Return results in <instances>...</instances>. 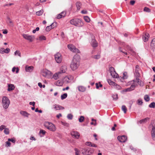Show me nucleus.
<instances>
[{
	"instance_id": "nucleus-59",
	"label": "nucleus",
	"mask_w": 155,
	"mask_h": 155,
	"mask_svg": "<svg viewBox=\"0 0 155 155\" xmlns=\"http://www.w3.org/2000/svg\"><path fill=\"white\" fill-rule=\"evenodd\" d=\"M92 143L90 142H86L85 144L88 146L91 147Z\"/></svg>"
},
{
	"instance_id": "nucleus-14",
	"label": "nucleus",
	"mask_w": 155,
	"mask_h": 155,
	"mask_svg": "<svg viewBox=\"0 0 155 155\" xmlns=\"http://www.w3.org/2000/svg\"><path fill=\"white\" fill-rule=\"evenodd\" d=\"M139 66L138 65H136L135 67V70L134 72V74L136 77H139L140 76V74L139 72Z\"/></svg>"
},
{
	"instance_id": "nucleus-53",
	"label": "nucleus",
	"mask_w": 155,
	"mask_h": 155,
	"mask_svg": "<svg viewBox=\"0 0 155 155\" xmlns=\"http://www.w3.org/2000/svg\"><path fill=\"white\" fill-rule=\"evenodd\" d=\"M57 25V23L56 22H54L50 25V26H51L52 28H54Z\"/></svg>"
},
{
	"instance_id": "nucleus-39",
	"label": "nucleus",
	"mask_w": 155,
	"mask_h": 155,
	"mask_svg": "<svg viewBox=\"0 0 155 155\" xmlns=\"http://www.w3.org/2000/svg\"><path fill=\"white\" fill-rule=\"evenodd\" d=\"M149 118L148 117H147L144 119H142L140 121V123L141 124L146 122L147 120H149Z\"/></svg>"
},
{
	"instance_id": "nucleus-57",
	"label": "nucleus",
	"mask_w": 155,
	"mask_h": 155,
	"mask_svg": "<svg viewBox=\"0 0 155 155\" xmlns=\"http://www.w3.org/2000/svg\"><path fill=\"white\" fill-rule=\"evenodd\" d=\"M39 39H40V40H45L46 38L45 36L42 35V36H40L39 37Z\"/></svg>"
},
{
	"instance_id": "nucleus-8",
	"label": "nucleus",
	"mask_w": 155,
	"mask_h": 155,
	"mask_svg": "<svg viewBox=\"0 0 155 155\" xmlns=\"http://www.w3.org/2000/svg\"><path fill=\"white\" fill-rule=\"evenodd\" d=\"M23 36L25 39L27 40L30 42H32L35 38V37L33 35H29L27 34H23Z\"/></svg>"
},
{
	"instance_id": "nucleus-55",
	"label": "nucleus",
	"mask_w": 155,
	"mask_h": 155,
	"mask_svg": "<svg viewBox=\"0 0 155 155\" xmlns=\"http://www.w3.org/2000/svg\"><path fill=\"white\" fill-rule=\"evenodd\" d=\"M8 141H11L13 143H15V139H14V138H11V139L9 138L8 139Z\"/></svg>"
},
{
	"instance_id": "nucleus-24",
	"label": "nucleus",
	"mask_w": 155,
	"mask_h": 155,
	"mask_svg": "<svg viewBox=\"0 0 155 155\" xmlns=\"http://www.w3.org/2000/svg\"><path fill=\"white\" fill-rule=\"evenodd\" d=\"M139 77H136V80H133L132 81L136 82V84H137V85L139 84L141 86L142 85L141 84V81L139 79Z\"/></svg>"
},
{
	"instance_id": "nucleus-28",
	"label": "nucleus",
	"mask_w": 155,
	"mask_h": 155,
	"mask_svg": "<svg viewBox=\"0 0 155 155\" xmlns=\"http://www.w3.org/2000/svg\"><path fill=\"white\" fill-rule=\"evenodd\" d=\"M82 153L83 154L87 155V148H84L81 150Z\"/></svg>"
},
{
	"instance_id": "nucleus-23",
	"label": "nucleus",
	"mask_w": 155,
	"mask_h": 155,
	"mask_svg": "<svg viewBox=\"0 0 155 155\" xmlns=\"http://www.w3.org/2000/svg\"><path fill=\"white\" fill-rule=\"evenodd\" d=\"M20 114L24 117H28L29 115H30V114L29 113L25 111H21L20 112Z\"/></svg>"
},
{
	"instance_id": "nucleus-20",
	"label": "nucleus",
	"mask_w": 155,
	"mask_h": 155,
	"mask_svg": "<svg viewBox=\"0 0 155 155\" xmlns=\"http://www.w3.org/2000/svg\"><path fill=\"white\" fill-rule=\"evenodd\" d=\"M78 91L81 92H84L86 90V87L82 86H79L77 87Z\"/></svg>"
},
{
	"instance_id": "nucleus-16",
	"label": "nucleus",
	"mask_w": 155,
	"mask_h": 155,
	"mask_svg": "<svg viewBox=\"0 0 155 155\" xmlns=\"http://www.w3.org/2000/svg\"><path fill=\"white\" fill-rule=\"evenodd\" d=\"M130 82L132 84L129 88L130 89V91H132L134 89L135 87L137 85V84H136V82H134V81H132Z\"/></svg>"
},
{
	"instance_id": "nucleus-54",
	"label": "nucleus",
	"mask_w": 155,
	"mask_h": 155,
	"mask_svg": "<svg viewBox=\"0 0 155 155\" xmlns=\"http://www.w3.org/2000/svg\"><path fill=\"white\" fill-rule=\"evenodd\" d=\"M55 59L57 63H58V55L57 53L54 55Z\"/></svg>"
},
{
	"instance_id": "nucleus-33",
	"label": "nucleus",
	"mask_w": 155,
	"mask_h": 155,
	"mask_svg": "<svg viewBox=\"0 0 155 155\" xmlns=\"http://www.w3.org/2000/svg\"><path fill=\"white\" fill-rule=\"evenodd\" d=\"M107 82L110 85L114 86V85H115V83L111 81V80L110 79H108L107 80Z\"/></svg>"
},
{
	"instance_id": "nucleus-17",
	"label": "nucleus",
	"mask_w": 155,
	"mask_h": 155,
	"mask_svg": "<svg viewBox=\"0 0 155 155\" xmlns=\"http://www.w3.org/2000/svg\"><path fill=\"white\" fill-rule=\"evenodd\" d=\"M10 49L9 48H7L5 49L3 48H2L0 49V53L1 54H3L4 53H8L10 51Z\"/></svg>"
},
{
	"instance_id": "nucleus-36",
	"label": "nucleus",
	"mask_w": 155,
	"mask_h": 155,
	"mask_svg": "<svg viewBox=\"0 0 155 155\" xmlns=\"http://www.w3.org/2000/svg\"><path fill=\"white\" fill-rule=\"evenodd\" d=\"M130 90L129 87L124 89L121 91L122 93H124L125 92L130 91Z\"/></svg>"
},
{
	"instance_id": "nucleus-45",
	"label": "nucleus",
	"mask_w": 155,
	"mask_h": 155,
	"mask_svg": "<svg viewBox=\"0 0 155 155\" xmlns=\"http://www.w3.org/2000/svg\"><path fill=\"white\" fill-rule=\"evenodd\" d=\"M112 97L114 100H117L118 99V95L117 94H114L112 95Z\"/></svg>"
},
{
	"instance_id": "nucleus-31",
	"label": "nucleus",
	"mask_w": 155,
	"mask_h": 155,
	"mask_svg": "<svg viewBox=\"0 0 155 155\" xmlns=\"http://www.w3.org/2000/svg\"><path fill=\"white\" fill-rule=\"evenodd\" d=\"M81 6V2H77L76 3V6L77 7V9L78 10H80Z\"/></svg>"
},
{
	"instance_id": "nucleus-3",
	"label": "nucleus",
	"mask_w": 155,
	"mask_h": 155,
	"mask_svg": "<svg viewBox=\"0 0 155 155\" xmlns=\"http://www.w3.org/2000/svg\"><path fill=\"white\" fill-rule=\"evenodd\" d=\"M2 101L3 107L5 109H7L10 103L8 98L7 97L4 96L2 97Z\"/></svg>"
},
{
	"instance_id": "nucleus-60",
	"label": "nucleus",
	"mask_w": 155,
	"mask_h": 155,
	"mask_svg": "<svg viewBox=\"0 0 155 155\" xmlns=\"http://www.w3.org/2000/svg\"><path fill=\"white\" fill-rule=\"evenodd\" d=\"M119 50H120V51L122 52L123 53H124V54H126V55H127V52H126L125 51H123L122 50H121V48L120 47L119 48Z\"/></svg>"
},
{
	"instance_id": "nucleus-19",
	"label": "nucleus",
	"mask_w": 155,
	"mask_h": 155,
	"mask_svg": "<svg viewBox=\"0 0 155 155\" xmlns=\"http://www.w3.org/2000/svg\"><path fill=\"white\" fill-rule=\"evenodd\" d=\"M151 136L153 140H155V127L153 126L151 131Z\"/></svg>"
},
{
	"instance_id": "nucleus-58",
	"label": "nucleus",
	"mask_w": 155,
	"mask_h": 155,
	"mask_svg": "<svg viewBox=\"0 0 155 155\" xmlns=\"http://www.w3.org/2000/svg\"><path fill=\"white\" fill-rule=\"evenodd\" d=\"M144 11L147 12H150V9L148 8L145 7L144 8Z\"/></svg>"
},
{
	"instance_id": "nucleus-22",
	"label": "nucleus",
	"mask_w": 155,
	"mask_h": 155,
	"mask_svg": "<svg viewBox=\"0 0 155 155\" xmlns=\"http://www.w3.org/2000/svg\"><path fill=\"white\" fill-rule=\"evenodd\" d=\"M127 48L128 50H129L130 51V53L133 56H135V55H136V52L133 49H132L130 48V47L128 46H127Z\"/></svg>"
},
{
	"instance_id": "nucleus-41",
	"label": "nucleus",
	"mask_w": 155,
	"mask_h": 155,
	"mask_svg": "<svg viewBox=\"0 0 155 155\" xmlns=\"http://www.w3.org/2000/svg\"><path fill=\"white\" fill-rule=\"evenodd\" d=\"M137 104L139 105H142L143 104L142 99H138L137 101Z\"/></svg>"
},
{
	"instance_id": "nucleus-35",
	"label": "nucleus",
	"mask_w": 155,
	"mask_h": 155,
	"mask_svg": "<svg viewBox=\"0 0 155 155\" xmlns=\"http://www.w3.org/2000/svg\"><path fill=\"white\" fill-rule=\"evenodd\" d=\"M149 107L151 108H154L155 107V103L154 102L151 103L149 105Z\"/></svg>"
},
{
	"instance_id": "nucleus-21",
	"label": "nucleus",
	"mask_w": 155,
	"mask_h": 155,
	"mask_svg": "<svg viewBox=\"0 0 155 155\" xmlns=\"http://www.w3.org/2000/svg\"><path fill=\"white\" fill-rule=\"evenodd\" d=\"M34 68L32 66H26L25 67V70L27 72H31L32 71Z\"/></svg>"
},
{
	"instance_id": "nucleus-44",
	"label": "nucleus",
	"mask_w": 155,
	"mask_h": 155,
	"mask_svg": "<svg viewBox=\"0 0 155 155\" xmlns=\"http://www.w3.org/2000/svg\"><path fill=\"white\" fill-rule=\"evenodd\" d=\"M84 118L83 116H81L79 118V121L80 122H82L84 121Z\"/></svg>"
},
{
	"instance_id": "nucleus-38",
	"label": "nucleus",
	"mask_w": 155,
	"mask_h": 155,
	"mask_svg": "<svg viewBox=\"0 0 155 155\" xmlns=\"http://www.w3.org/2000/svg\"><path fill=\"white\" fill-rule=\"evenodd\" d=\"M84 19L85 21L87 22H89L90 21V18L87 16H84Z\"/></svg>"
},
{
	"instance_id": "nucleus-5",
	"label": "nucleus",
	"mask_w": 155,
	"mask_h": 155,
	"mask_svg": "<svg viewBox=\"0 0 155 155\" xmlns=\"http://www.w3.org/2000/svg\"><path fill=\"white\" fill-rule=\"evenodd\" d=\"M68 47L71 51L76 53H79L80 52L79 50L77 48L75 47L73 45L70 44L68 45Z\"/></svg>"
},
{
	"instance_id": "nucleus-50",
	"label": "nucleus",
	"mask_w": 155,
	"mask_h": 155,
	"mask_svg": "<svg viewBox=\"0 0 155 155\" xmlns=\"http://www.w3.org/2000/svg\"><path fill=\"white\" fill-rule=\"evenodd\" d=\"M96 87L97 89H98L99 87H101L102 85L100 83L98 84L96 83Z\"/></svg>"
},
{
	"instance_id": "nucleus-43",
	"label": "nucleus",
	"mask_w": 155,
	"mask_h": 155,
	"mask_svg": "<svg viewBox=\"0 0 155 155\" xmlns=\"http://www.w3.org/2000/svg\"><path fill=\"white\" fill-rule=\"evenodd\" d=\"M114 86L116 89L118 90H120L121 88V87L120 86L117 85L116 83H115V85Z\"/></svg>"
},
{
	"instance_id": "nucleus-12",
	"label": "nucleus",
	"mask_w": 155,
	"mask_h": 155,
	"mask_svg": "<svg viewBox=\"0 0 155 155\" xmlns=\"http://www.w3.org/2000/svg\"><path fill=\"white\" fill-rule=\"evenodd\" d=\"M41 73L42 75L44 77H46L49 75L51 72L46 69L43 70L41 71Z\"/></svg>"
},
{
	"instance_id": "nucleus-34",
	"label": "nucleus",
	"mask_w": 155,
	"mask_h": 155,
	"mask_svg": "<svg viewBox=\"0 0 155 155\" xmlns=\"http://www.w3.org/2000/svg\"><path fill=\"white\" fill-rule=\"evenodd\" d=\"M144 99L147 101L148 102L150 101V99L149 96L147 95H146L144 96Z\"/></svg>"
},
{
	"instance_id": "nucleus-29",
	"label": "nucleus",
	"mask_w": 155,
	"mask_h": 155,
	"mask_svg": "<svg viewBox=\"0 0 155 155\" xmlns=\"http://www.w3.org/2000/svg\"><path fill=\"white\" fill-rule=\"evenodd\" d=\"M150 45L153 48H155V38H153L152 40L151 43Z\"/></svg>"
},
{
	"instance_id": "nucleus-1",
	"label": "nucleus",
	"mask_w": 155,
	"mask_h": 155,
	"mask_svg": "<svg viewBox=\"0 0 155 155\" xmlns=\"http://www.w3.org/2000/svg\"><path fill=\"white\" fill-rule=\"evenodd\" d=\"M70 23L71 24L78 27H82L83 25L82 21L78 18L72 19L70 20Z\"/></svg>"
},
{
	"instance_id": "nucleus-52",
	"label": "nucleus",
	"mask_w": 155,
	"mask_h": 155,
	"mask_svg": "<svg viewBox=\"0 0 155 155\" xmlns=\"http://www.w3.org/2000/svg\"><path fill=\"white\" fill-rule=\"evenodd\" d=\"M15 55H16V54H18L19 56L21 57V53L19 51H16L14 53Z\"/></svg>"
},
{
	"instance_id": "nucleus-30",
	"label": "nucleus",
	"mask_w": 155,
	"mask_h": 155,
	"mask_svg": "<svg viewBox=\"0 0 155 155\" xmlns=\"http://www.w3.org/2000/svg\"><path fill=\"white\" fill-rule=\"evenodd\" d=\"M44 11L43 10H41L38 11L36 13V14L37 15L40 16L43 13Z\"/></svg>"
},
{
	"instance_id": "nucleus-56",
	"label": "nucleus",
	"mask_w": 155,
	"mask_h": 155,
	"mask_svg": "<svg viewBox=\"0 0 155 155\" xmlns=\"http://www.w3.org/2000/svg\"><path fill=\"white\" fill-rule=\"evenodd\" d=\"M127 78V73L124 72L123 74V78L124 79H126Z\"/></svg>"
},
{
	"instance_id": "nucleus-13",
	"label": "nucleus",
	"mask_w": 155,
	"mask_h": 155,
	"mask_svg": "<svg viewBox=\"0 0 155 155\" xmlns=\"http://www.w3.org/2000/svg\"><path fill=\"white\" fill-rule=\"evenodd\" d=\"M117 139L120 142H124L126 141L127 137L126 136L124 135L118 136L117 137Z\"/></svg>"
},
{
	"instance_id": "nucleus-18",
	"label": "nucleus",
	"mask_w": 155,
	"mask_h": 155,
	"mask_svg": "<svg viewBox=\"0 0 155 155\" xmlns=\"http://www.w3.org/2000/svg\"><path fill=\"white\" fill-rule=\"evenodd\" d=\"M91 44L92 47H97L98 45V44L95 39L92 38Z\"/></svg>"
},
{
	"instance_id": "nucleus-40",
	"label": "nucleus",
	"mask_w": 155,
	"mask_h": 155,
	"mask_svg": "<svg viewBox=\"0 0 155 155\" xmlns=\"http://www.w3.org/2000/svg\"><path fill=\"white\" fill-rule=\"evenodd\" d=\"M15 70H16V73H18V72L19 71V69L18 68H15V67H13L12 69V71L13 72H15Z\"/></svg>"
},
{
	"instance_id": "nucleus-26",
	"label": "nucleus",
	"mask_w": 155,
	"mask_h": 155,
	"mask_svg": "<svg viewBox=\"0 0 155 155\" xmlns=\"http://www.w3.org/2000/svg\"><path fill=\"white\" fill-rule=\"evenodd\" d=\"M94 152V149L93 148H87V155H89L92 154Z\"/></svg>"
},
{
	"instance_id": "nucleus-42",
	"label": "nucleus",
	"mask_w": 155,
	"mask_h": 155,
	"mask_svg": "<svg viewBox=\"0 0 155 155\" xmlns=\"http://www.w3.org/2000/svg\"><path fill=\"white\" fill-rule=\"evenodd\" d=\"M58 78V73H56L54 74L53 76V78L55 80H57Z\"/></svg>"
},
{
	"instance_id": "nucleus-47",
	"label": "nucleus",
	"mask_w": 155,
	"mask_h": 155,
	"mask_svg": "<svg viewBox=\"0 0 155 155\" xmlns=\"http://www.w3.org/2000/svg\"><path fill=\"white\" fill-rule=\"evenodd\" d=\"M91 120L93 121L91 123V125H96V120L94 119H92Z\"/></svg>"
},
{
	"instance_id": "nucleus-15",
	"label": "nucleus",
	"mask_w": 155,
	"mask_h": 155,
	"mask_svg": "<svg viewBox=\"0 0 155 155\" xmlns=\"http://www.w3.org/2000/svg\"><path fill=\"white\" fill-rule=\"evenodd\" d=\"M94 51H92V53L93 55L91 56V58L95 59H99L101 57L100 53H98L97 54L94 55Z\"/></svg>"
},
{
	"instance_id": "nucleus-32",
	"label": "nucleus",
	"mask_w": 155,
	"mask_h": 155,
	"mask_svg": "<svg viewBox=\"0 0 155 155\" xmlns=\"http://www.w3.org/2000/svg\"><path fill=\"white\" fill-rule=\"evenodd\" d=\"M68 94L67 93H64L61 95V100H64L67 97Z\"/></svg>"
},
{
	"instance_id": "nucleus-7",
	"label": "nucleus",
	"mask_w": 155,
	"mask_h": 155,
	"mask_svg": "<svg viewBox=\"0 0 155 155\" xmlns=\"http://www.w3.org/2000/svg\"><path fill=\"white\" fill-rule=\"evenodd\" d=\"M79 66V64L71 61L70 65V68L73 71H74L78 68Z\"/></svg>"
},
{
	"instance_id": "nucleus-11",
	"label": "nucleus",
	"mask_w": 155,
	"mask_h": 155,
	"mask_svg": "<svg viewBox=\"0 0 155 155\" xmlns=\"http://www.w3.org/2000/svg\"><path fill=\"white\" fill-rule=\"evenodd\" d=\"M80 56L78 54H76L74 56L73 58L71 61L74 62L78 63V64H80Z\"/></svg>"
},
{
	"instance_id": "nucleus-61",
	"label": "nucleus",
	"mask_w": 155,
	"mask_h": 155,
	"mask_svg": "<svg viewBox=\"0 0 155 155\" xmlns=\"http://www.w3.org/2000/svg\"><path fill=\"white\" fill-rule=\"evenodd\" d=\"M119 50H120V51L122 52L123 53H124V54H126V55H127V52H126L125 51H123L122 50H121V48L120 47L119 48Z\"/></svg>"
},
{
	"instance_id": "nucleus-27",
	"label": "nucleus",
	"mask_w": 155,
	"mask_h": 155,
	"mask_svg": "<svg viewBox=\"0 0 155 155\" xmlns=\"http://www.w3.org/2000/svg\"><path fill=\"white\" fill-rule=\"evenodd\" d=\"M14 88L15 87L12 84H9L8 85V91H10L14 90Z\"/></svg>"
},
{
	"instance_id": "nucleus-4",
	"label": "nucleus",
	"mask_w": 155,
	"mask_h": 155,
	"mask_svg": "<svg viewBox=\"0 0 155 155\" xmlns=\"http://www.w3.org/2000/svg\"><path fill=\"white\" fill-rule=\"evenodd\" d=\"M73 78V77L71 75H69L64 77L63 80L59 82V86H62L64 82L67 83L70 82L72 80Z\"/></svg>"
},
{
	"instance_id": "nucleus-10",
	"label": "nucleus",
	"mask_w": 155,
	"mask_h": 155,
	"mask_svg": "<svg viewBox=\"0 0 155 155\" xmlns=\"http://www.w3.org/2000/svg\"><path fill=\"white\" fill-rule=\"evenodd\" d=\"M71 134L72 137L75 139H78L80 136L79 133L76 131H72L71 133Z\"/></svg>"
},
{
	"instance_id": "nucleus-64",
	"label": "nucleus",
	"mask_w": 155,
	"mask_h": 155,
	"mask_svg": "<svg viewBox=\"0 0 155 155\" xmlns=\"http://www.w3.org/2000/svg\"><path fill=\"white\" fill-rule=\"evenodd\" d=\"M5 126L4 125H2L0 126V131L2 130L3 129L5 128Z\"/></svg>"
},
{
	"instance_id": "nucleus-62",
	"label": "nucleus",
	"mask_w": 155,
	"mask_h": 155,
	"mask_svg": "<svg viewBox=\"0 0 155 155\" xmlns=\"http://www.w3.org/2000/svg\"><path fill=\"white\" fill-rule=\"evenodd\" d=\"M39 133L40 134H42L43 135H44L45 134L46 132L45 131L43 130H40Z\"/></svg>"
},
{
	"instance_id": "nucleus-63",
	"label": "nucleus",
	"mask_w": 155,
	"mask_h": 155,
	"mask_svg": "<svg viewBox=\"0 0 155 155\" xmlns=\"http://www.w3.org/2000/svg\"><path fill=\"white\" fill-rule=\"evenodd\" d=\"M53 108L55 110H57L58 109V105L55 104L54 105Z\"/></svg>"
},
{
	"instance_id": "nucleus-25",
	"label": "nucleus",
	"mask_w": 155,
	"mask_h": 155,
	"mask_svg": "<svg viewBox=\"0 0 155 155\" xmlns=\"http://www.w3.org/2000/svg\"><path fill=\"white\" fill-rule=\"evenodd\" d=\"M66 15V12L65 11H63L61 13L59 14V19L64 18Z\"/></svg>"
},
{
	"instance_id": "nucleus-48",
	"label": "nucleus",
	"mask_w": 155,
	"mask_h": 155,
	"mask_svg": "<svg viewBox=\"0 0 155 155\" xmlns=\"http://www.w3.org/2000/svg\"><path fill=\"white\" fill-rule=\"evenodd\" d=\"M73 117V115L71 114H69L67 116V118L69 120H71Z\"/></svg>"
},
{
	"instance_id": "nucleus-51",
	"label": "nucleus",
	"mask_w": 155,
	"mask_h": 155,
	"mask_svg": "<svg viewBox=\"0 0 155 155\" xmlns=\"http://www.w3.org/2000/svg\"><path fill=\"white\" fill-rule=\"evenodd\" d=\"M74 150L75 151V155H80L79 151L78 149L75 148Z\"/></svg>"
},
{
	"instance_id": "nucleus-9",
	"label": "nucleus",
	"mask_w": 155,
	"mask_h": 155,
	"mask_svg": "<svg viewBox=\"0 0 155 155\" xmlns=\"http://www.w3.org/2000/svg\"><path fill=\"white\" fill-rule=\"evenodd\" d=\"M67 70V67L65 64H62L60 68L59 71V74L61 73H64L66 72Z\"/></svg>"
},
{
	"instance_id": "nucleus-6",
	"label": "nucleus",
	"mask_w": 155,
	"mask_h": 155,
	"mask_svg": "<svg viewBox=\"0 0 155 155\" xmlns=\"http://www.w3.org/2000/svg\"><path fill=\"white\" fill-rule=\"evenodd\" d=\"M110 73L111 76L114 78H118L119 76L118 74L115 72L114 68L112 67H110L109 69Z\"/></svg>"
},
{
	"instance_id": "nucleus-46",
	"label": "nucleus",
	"mask_w": 155,
	"mask_h": 155,
	"mask_svg": "<svg viewBox=\"0 0 155 155\" xmlns=\"http://www.w3.org/2000/svg\"><path fill=\"white\" fill-rule=\"evenodd\" d=\"M4 129V133L6 134H9V130L8 129L5 128Z\"/></svg>"
},
{
	"instance_id": "nucleus-49",
	"label": "nucleus",
	"mask_w": 155,
	"mask_h": 155,
	"mask_svg": "<svg viewBox=\"0 0 155 155\" xmlns=\"http://www.w3.org/2000/svg\"><path fill=\"white\" fill-rule=\"evenodd\" d=\"M51 29H52V28L51 27V26H48L46 27V31H49Z\"/></svg>"
},
{
	"instance_id": "nucleus-37",
	"label": "nucleus",
	"mask_w": 155,
	"mask_h": 155,
	"mask_svg": "<svg viewBox=\"0 0 155 155\" xmlns=\"http://www.w3.org/2000/svg\"><path fill=\"white\" fill-rule=\"evenodd\" d=\"M122 110L124 111V113H126L127 111V108L125 105H123L122 106Z\"/></svg>"
},
{
	"instance_id": "nucleus-2",
	"label": "nucleus",
	"mask_w": 155,
	"mask_h": 155,
	"mask_svg": "<svg viewBox=\"0 0 155 155\" xmlns=\"http://www.w3.org/2000/svg\"><path fill=\"white\" fill-rule=\"evenodd\" d=\"M44 125L45 127L51 131H54L56 130L55 126L51 122L46 121L44 122Z\"/></svg>"
}]
</instances>
